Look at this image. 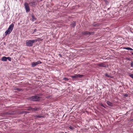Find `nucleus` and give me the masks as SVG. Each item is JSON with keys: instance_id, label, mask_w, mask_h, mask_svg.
I'll return each mask as SVG.
<instances>
[{"instance_id": "f3484780", "label": "nucleus", "mask_w": 133, "mask_h": 133, "mask_svg": "<svg viewBox=\"0 0 133 133\" xmlns=\"http://www.w3.org/2000/svg\"><path fill=\"white\" fill-rule=\"evenodd\" d=\"M92 25L93 27H98L99 25V24H92Z\"/></svg>"}, {"instance_id": "dca6fc26", "label": "nucleus", "mask_w": 133, "mask_h": 133, "mask_svg": "<svg viewBox=\"0 0 133 133\" xmlns=\"http://www.w3.org/2000/svg\"><path fill=\"white\" fill-rule=\"evenodd\" d=\"M71 26L72 27L74 28L76 25V23L75 22H73L71 24Z\"/></svg>"}, {"instance_id": "1a4fd4ad", "label": "nucleus", "mask_w": 133, "mask_h": 133, "mask_svg": "<svg viewBox=\"0 0 133 133\" xmlns=\"http://www.w3.org/2000/svg\"><path fill=\"white\" fill-rule=\"evenodd\" d=\"M106 103L109 106L111 107H112L113 106V104L111 102L109 101H107Z\"/></svg>"}, {"instance_id": "ddd939ff", "label": "nucleus", "mask_w": 133, "mask_h": 133, "mask_svg": "<svg viewBox=\"0 0 133 133\" xmlns=\"http://www.w3.org/2000/svg\"><path fill=\"white\" fill-rule=\"evenodd\" d=\"M31 17L32 19V21L36 20L37 19L36 18H35L33 14L31 15Z\"/></svg>"}, {"instance_id": "f8f14e48", "label": "nucleus", "mask_w": 133, "mask_h": 133, "mask_svg": "<svg viewBox=\"0 0 133 133\" xmlns=\"http://www.w3.org/2000/svg\"><path fill=\"white\" fill-rule=\"evenodd\" d=\"M89 32L88 31H85L82 32V34L83 35H89Z\"/></svg>"}, {"instance_id": "aec40b11", "label": "nucleus", "mask_w": 133, "mask_h": 133, "mask_svg": "<svg viewBox=\"0 0 133 133\" xmlns=\"http://www.w3.org/2000/svg\"><path fill=\"white\" fill-rule=\"evenodd\" d=\"M69 128L71 130H73L75 129V128L73 126H70L69 127Z\"/></svg>"}, {"instance_id": "20e7f679", "label": "nucleus", "mask_w": 133, "mask_h": 133, "mask_svg": "<svg viewBox=\"0 0 133 133\" xmlns=\"http://www.w3.org/2000/svg\"><path fill=\"white\" fill-rule=\"evenodd\" d=\"M24 8L26 10L27 12L30 11V9L29 6V4L26 2L24 3Z\"/></svg>"}, {"instance_id": "7ed1b4c3", "label": "nucleus", "mask_w": 133, "mask_h": 133, "mask_svg": "<svg viewBox=\"0 0 133 133\" xmlns=\"http://www.w3.org/2000/svg\"><path fill=\"white\" fill-rule=\"evenodd\" d=\"M84 75L79 74H76L72 76L71 77L73 79H77L78 78H81L83 77Z\"/></svg>"}, {"instance_id": "72a5a7b5", "label": "nucleus", "mask_w": 133, "mask_h": 133, "mask_svg": "<svg viewBox=\"0 0 133 133\" xmlns=\"http://www.w3.org/2000/svg\"><path fill=\"white\" fill-rule=\"evenodd\" d=\"M130 53H131V54L132 55H133V52H130Z\"/></svg>"}, {"instance_id": "c9c22d12", "label": "nucleus", "mask_w": 133, "mask_h": 133, "mask_svg": "<svg viewBox=\"0 0 133 133\" xmlns=\"http://www.w3.org/2000/svg\"><path fill=\"white\" fill-rule=\"evenodd\" d=\"M42 0H40L41 1H42Z\"/></svg>"}, {"instance_id": "6ab92c4d", "label": "nucleus", "mask_w": 133, "mask_h": 133, "mask_svg": "<svg viewBox=\"0 0 133 133\" xmlns=\"http://www.w3.org/2000/svg\"><path fill=\"white\" fill-rule=\"evenodd\" d=\"M105 76H107V77H109V78H113V77H112V76H110L109 75H108V74H105Z\"/></svg>"}, {"instance_id": "393cba45", "label": "nucleus", "mask_w": 133, "mask_h": 133, "mask_svg": "<svg viewBox=\"0 0 133 133\" xmlns=\"http://www.w3.org/2000/svg\"><path fill=\"white\" fill-rule=\"evenodd\" d=\"M131 67H133V61H131L130 63Z\"/></svg>"}, {"instance_id": "f03ea898", "label": "nucleus", "mask_w": 133, "mask_h": 133, "mask_svg": "<svg viewBox=\"0 0 133 133\" xmlns=\"http://www.w3.org/2000/svg\"><path fill=\"white\" fill-rule=\"evenodd\" d=\"M41 97H40L37 96H31L30 97V100L33 101H39Z\"/></svg>"}, {"instance_id": "bb28decb", "label": "nucleus", "mask_w": 133, "mask_h": 133, "mask_svg": "<svg viewBox=\"0 0 133 133\" xmlns=\"http://www.w3.org/2000/svg\"><path fill=\"white\" fill-rule=\"evenodd\" d=\"M17 90L19 91H21L22 90V89H20V88H17Z\"/></svg>"}, {"instance_id": "412c9836", "label": "nucleus", "mask_w": 133, "mask_h": 133, "mask_svg": "<svg viewBox=\"0 0 133 133\" xmlns=\"http://www.w3.org/2000/svg\"><path fill=\"white\" fill-rule=\"evenodd\" d=\"M69 80V79L67 78H64L62 79V80H65V81H68Z\"/></svg>"}, {"instance_id": "2eb2a0df", "label": "nucleus", "mask_w": 133, "mask_h": 133, "mask_svg": "<svg viewBox=\"0 0 133 133\" xmlns=\"http://www.w3.org/2000/svg\"><path fill=\"white\" fill-rule=\"evenodd\" d=\"M98 65L100 66L103 67H106V65L103 63L100 64Z\"/></svg>"}, {"instance_id": "b1692460", "label": "nucleus", "mask_w": 133, "mask_h": 133, "mask_svg": "<svg viewBox=\"0 0 133 133\" xmlns=\"http://www.w3.org/2000/svg\"><path fill=\"white\" fill-rule=\"evenodd\" d=\"M129 76L131 78L133 79V74H129Z\"/></svg>"}, {"instance_id": "e433bc0d", "label": "nucleus", "mask_w": 133, "mask_h": 133, "mask_svg": "<svg viewBox=\"0 0 133 133\" xmlns=\"http://www.w3.org/2000/svg\"><path fill=\"white\" fill-rule=\"evenodd\" d=\"M65 133H66V132H65Z\"/></svg>"}, {"instance_id": "39448f33", "label": "nucleus", "mask_w": 133, "mask_h": 133, "mask_svg": "<svg viewBox=\"0 0 133 133\" xmlns=\"http://www.w3.org/2000/svg\"><path fill=\"white\" fill-rule=\"evenodd\" d=\"M42 63V62L38 61L37 62H32L31 63V66L32 67H34L38 64H41Z\"/></svg>"}, {"instance_id": "473e14b6", "label": "nucleus", "mask_w": 133, "mask_h": 133, "mask_svg": "<svg viewBox=\"0 0 133 133\" xmlns=\"http://www.w3.org/2000/svg\"><path fill=\"white\" fill-rule=\"evenodd\" d=\"M59 55L60 57H62V56L60 54H59Z\"/></svg>"}, {"instance_id": "c85d7f7f", "label": "nucleus", "mask_w": 133, "mask_h": 133, "mask_svg": "<svg viewBox=\"0 0 133 133\" xmlns=\"http://www.w3.org/2000/svg\"><path fill=\"white\" fill-rule=\"evenodd\" d=\"M100 105H101V106H102L103 107H104V108H105V107L104 106V105H103V104H102V103H101L100 104Z\"/></svg>"}, {"instance_id": "7c9ffc66", "label": "nucleus", "mask_w": 133, "mask_h": 133, "mask_svg": "<svg viewBox=\"0 0 133 133\" xmlns=\"http://www.w3.org/2000/svg\"><path fill=\"white\" fill-rule=\"evenodd\" d=\"M8 30L11 32L12 31H11V29H9L8 28Z\"/></svg>"}, {"instance_id": "f257e3e1", "label": "nucleus", "mask_w": 133, "mask_h": 133, "mask_svg": "<svg viewBox=\"0 0 133 133\" xmlns=\"http://www.w3.org/2000/svg\"><path fill=\"white\" fill-rule=\"evenodd\" d=\"M40 39L39 38H38L35 40H27L26 41V45L29 47L32 46L34 43L39 41Z\"/></svg>"}, {"instance_id": "cd10ccee", "label": "nucleus", "mask_w": 133, "mask_h": 133, "mask_svg": "<svg viewBox=\"0 0 133 133\" xmlns=\"http://www.w3.org/2000/svg\"><path fill=\"white\" fill-rule=\"evenodd\" d=\"M37 31V30L36 29H35L34 30V31H33V33H34L35 32H36Z\"/></svg>"}, {"instance_id": "5701e85b", "label": "nucleus", "mask_w": 133, "mask_h": 133, "mask_svg": "<svg viewBox=\"0 0 133 133\" xmlns=\"http://www.w3.org/2000/svg\"><path fill=\"white\" fill-rule=\"evenodd\" d=\"M94 34V32H89V35H93Z\"/></svg>"}, {"instance_id": "9d476101", "label": "nucleus", "mask_w": 133, "mask_h": 133, "mask_svg": "<svg viewBox=\"0 0 133 133\" xmlns=\"http://www.w3.org/2000/svg\"><path fill=\"white\" fill-rule=\"evenodd\" d=\"M123 49H126L128 50H133V49L129 47H123Z\"/></svg>"}, {"instance_id": "4468645a", "label": "nucleus", "mask_w": 133, "mask_h": 133, "mask_svg": "<svg viewBox=\"0 0 133 133\" xmlns=\"http://www.w3.org/2000/svg\"><path fill=\"white\" fill-rule=\"evenodd\" d=\"M14 113V112L12 111H9V112H6L5 113L6 114L8 115H12Z\"/></svg>"}, {"instance_id": "423d86ee", "label": "nucleus", "mask_w": 133, "mask_h": 133, "mask_svg": "<svg viewBox=\"0 0 133 133\" xmlns=\"http://www.w3.org/2000/svg\"><path fill=\"white\" fill-rule=\"evenodd\" d=\"M30 6L32 7H35L37 4V3L35 2L32 1L29 3Z\"/></svg>"}, {"instance_id": "c756f323", "label": "nucleus", "mask_w": 133, "mask_h": 133, "mask_svg": "<svg viewBox=\"0 0 133 133\" xmlns=\"http://www.w3.org/2000/svg\"><path fill=\"white\" fill-rule=\"evenodd\" d=\"M126 59L127 60H129V61H130L131 60V59H130V58H127Z\"/></svg>"}, {"instance_id": "a211bd4d", "label": "nucleus", "mask_w": 133, "mask_h": 133, "mask_svg": "<svg viewBox=\"0 0 133 133\" xmlns=\"http://www.w3.org/2000/svg\"><path fill=\"white\" fill-rule=\"evenodd\" d=\"M11 32L10 31L8 30L5 32V35H7V34H9Z\"/></svg>"}, {"instance_id": "f704fd0d", "label": "nucleus", "mask_w": 133, "mask_h": 133, "mask_svg": "<svg viewBox=\"0 0 133 133\" xmlns=\"http://www.w3.org/2000/svg\"><path fill=\"white\" fill-rule=\"evenodd\" d=\"M18 88H15V89L16 90H17V89Z\"/></svg>"}, {"instance_id": "9b49d317", "label": "nucleus", "mask_w": 133, "mask_h": 133, "mask_svg": "<svg viewBox=\"0 0 133 133\" xmlns=\"http://www.w3.org/2000/svg\"><path fill=\"white\" fill-rule=\"evenodd\" d=\"M7 60V57L5 56H4L2 57V61H6Z\"/></svg>"}, {"instance_id": "a878e982", "label": "nucleus", "mask_w": 133, "mask_h": 133, "mask_svg": "<svg viewBox=\"0 0 133 133\" xmlns=\"http://www.w3.org/2000/svg\"><path fill=\"white\" fill-rule=\"evenodd\" d=\"M7 59L10 61H11V58L10 57H7Z\"/></svg>"}, {"instance_id": "2f4dec72", "label": "nucleus", "mask_w": 133, "mask_h": 133, "mask_svg": "<svg viewBox=\"0 0 133 133\" xmlns=\"http://www.w3.org/2000/svg\"><path fill=\"white\" fill-rule=\"evenodd\" d=\"M128 95L126 94L124 95V96L125 97H127L128 96Z\"/></svg>"}, {"instance_id": "0eeeda50", "label": "nucleus", "mask_w": 133, "mask_h": 133, "mask_svg": "<svg viewBox=\"0 0 133 133\" xmlns=\"http://www.w3.org/2000/svg\"><path fill=\"white\" fill-rule=\"evenodd\" d=\"M29 110H31L32 111H38L39 110V108H32L30 107L29 108Z\"/></svg>"}, {"instance_id": "6e6552de", "label": "nucleus", "mask_w": 133, "mask_h": 133, "mask_svg": "<svg viewBox=\"0 0 133 133\" xmlns=\"http://www.w3.org/2000/svg\"><path fill=\"white\" fill-rule=\"evenodd\" d=\"M14 24L12 23L10 25L8 28L10 29H11V31H12L14 27Z\"/></svg>"}, {"instance_id": "4be33fe9", "label": "nucleus", "mask_w": 133, "mask_h": 133, "mask_svg": "<svg viewBox=\"0 0 133 133\" xmlns=\"http://www.w3.org/2000/svg\"><path fill=\"white\" fill-rule=\"evenodd\" d=\"M36 117L39 118H41L42 117H43V116H41L39 115H37L36 116Z\"/></svg>"}]
</instances>
